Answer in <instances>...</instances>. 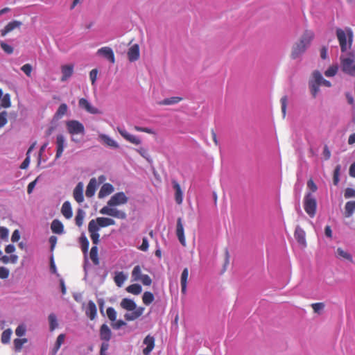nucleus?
Here are the masks:
<instances>
[{"label": "nucleus", "instance_id": "obj_60", "mask_svg": "<svg viewBox=\"0 0 355 355\" xmlns=\"http://www.w3.org/2000/svg\"><path fill=\"white\" fill-rule=\"evenodd\" d=\"M281 103H282V112L283 114V117H285L286 111V103H287V97L286 96H283L281 98Z\"/></svg>", "mask_w": 355, "mask_h": 355}, {"label": "nucleus", "instance_id": "obj_19", "mask_svg": "<svg viewBox=\"0 0 355 355\" xmlns=\"http://www.w3.org/2000/svg\"><path fill=\"white\" fill-rule=\"evenodd\" d=\"M61 81L65 82L72 76L73 72V67L71 64L63 65L61 68Z\"/></svg>", "mask_w": 355, "mask_h": 355}, {"label": "nucleus", "instance_id": "obj_29", "mask_svg": "<svg viewBox=\"0 0 355 355\" xmlns=\"http://www.w3.org/2000/svg\"><path fill=\"white\" fill-rule=\"evenodd\" d=\"M127 279L128 275L125 274L123 272H115L114 280L118 287H121Z\"/></svg>", "mask_w": 355, "mask_h": 355}, {"label": "nucleus", "instance_id": "obj_33", "mask_svg": "<svg viewBox=\"0 0 355 355\" xmlns=\"http://www.w3.org/2000/svg\"><path fill=\"white\" fill-rule=\"evenodd\" d=\"M355 211V201H349L346 202L345 206V216L351 217Z\"/></svg>", "mask_w": 355, "mask_h": 355}, {"label": "nucleus", "instance_id": "obj_28", "mask_svg": "<svg viewBox=\"0 0 355 355\" xmlns=\"http://www.w3.org/2000/svg\"><path fill=\"white\" fill-rule=\"evenodd\" d=\"M188 277L189 270L188 268H185L182 272L180 278L181 291L183 294H185L187 293Z\"/></svg>", "mask_w": 355, "mask_h": 355}, {"label": "nucleus", "instance_id": "obj_4", "mask_svg": "<svg viewBox=\"0 0 355 355\" xmlns=\"http://www.w3.org/2000/svg\"><path fill=\"white\" fill-rule=\"evenodd\" d=\"M336 35L343 53L346 52L347 50L351 49L354 34L350 28L347 27L344 29L337 28Z\"/></svg>", "mask_w": 355, "mask_h": 355}, {"label": "nucleus", "instance_id": "obj_56", "mask_svg": "<svg viewBox=\"0 0 355 355\" xmlns=\"http://www.w3.org/2000/svg\"><path fill=\"white\" fill-rule=\"evenodd\" d=\"M344 196L345 198H355V189L347 188L345 191Z\"/></svg>", "mask_w": 355, "mask_h": 355}, {"label": "nucleus", "instance_id": "obj_37", "mask_svg": "<svg viewBox=\"0 0 355 355\" xmlns=\"http://www.w3.org/2000/svg\"><path fill=\"white\" fill-rule=\"evenodd\" d=\"M48 319L49 322L50 331H53L58 327L57 317L55 313H51L49 314Z\"/></svg>", "mask_w": 355, "mask_h": 355}, {"label": "nucleus", "instance_id": "obj_51", "mask_svg": "<svg viewBox=\"0 0 355 355\" xmlns=\"http://www.w3.org/2000/svg\"><path fill=\"white\" fill-rule=\"evenodd\" d=\"M8 112L3 111L0 112V128H3L8 122Z\"/></svg>", "mask_w": 355, "mask_h": 355}, {"label": "nucleus", "instance_id": "obj_23", "mask_svg": "<svg viewBox=\"0 0 355 355\" xmlns=\"http://www.w3.org/2000/svg\"><path fill=\"white\" fill-rule=\"evenodd\" d=\"M173 189H175V199L177 204L180 205L182 204L183 201V193L182 191L180 185L178 184V182L175 180H173L172 182Z\"/></svg>", "mask_w": 355, "mask_h": 355}, {"label": "nucleus", "instance_id": "obj_62", "mask_svg": "<svg viewBox=\"0 0 355 355\" xmlns=\"http://www.w3.org/2000/svg\"><path fill=\"white\" fill-rule=\"evenodd\" d=\"M312 307L313 311L315 313H319L321 310H322L324 307V305L323 303H315L312 304Z\"/></svg>", "mask_w": 355, "mask_h": 355}, {"label": "nucleus", "instance_id": "obj_52", "mask_svg": "<svg viewBox=\"0 0 355 355\" xmlns=\"http://www.w3.org/2000/svg\"><path fill=\"white\" fill-rule=\"evenodd\" d=\"M21 70L28 76L31 77L33 67L30 64H25L21 67Z\"/></svg>", "mask_w": 355, "mask_h": 355}, {"label": "nucleus", "instance_id": "obj_12", "mask_svg": "<svg viewBox=\"0 0 355 355\" xmlns=\"http://www.w3.org/2000/svg\"><path fill=\"white\" fill-rule=\"evenodd\" d=\"M67 146L66 139L63 135H58L56 137V154L55 159H59Z\"/></svg>", "mask_w": 355, "mask_h": 355}, {"label": "nucleus", "instance_id": "obj_50", "mask_svg": "<svg viewBox=\"0 0 355 355\" xmlns=\"http://www.w3.org/2000/svg\"><path fill=\"white\" fill-rule=\"evenodd\" d=\"M107 315L111 321H116V311L112 307H108L106 311Z\"/></svg>", "mask_w": 355, "mask_h": 355}, {"label": "nucleus", "instance_id": "obj_26", "mask_svg": "<svg viewBox=\"0 0 355 355\" xmlns=\"http://www.w3.org/2000/svg\"><path fill=\"white\" fill-rule=\"evenodd\" d=\"M112 332L106 324L101 325L100 329V337L103 341H109L111 338Z\"/></svg>", "mask_w": 355, "mask_h": 355}, {"label": "nucleus", "instance_id": "obj_46", "mask_svg": "<svg viewBox=\"0 0 355 355\" xmlns=\"http://www.w3.org/2000/svg\"><path fill=\"white\" fill-rule=\"evenodd\" d=\"M338 70V66L337 64H334L329 67L324 72V75L329 78L334 76Z\"/></svg>", "mask_w": 355, "mask_h": 355}, {"label": "nucleus", "instance_id": "obj_17", "mask_svg": "<svg viewBox=\"0 0 355 355\" xmlns=\"http://www.w3.org/2000/svg\"><path fill=\"white\" fill-rule=\"evenodd\" d=\"M79 106L82 109L85 110L90 114H99L100 111L98 108L92 105V104L85 98H80L79 100Z\"/></svg>", "mask_w": 355, "mask_h": 355}, {"label": "nucleus", "instance_id": "obj_3", "mask_svg": "<svg viewBox=\"0 0 355 355\" xmlns=\"http://www.w3.org/2000/svg\"><path fill=\"white\" fill-rule=\"evenodd\" d=\"M314 37L313 31L306 30L302 35L299 42L296 43L292 51L293 58H297L300 57L309 46L311 42Z\"/></svg>", "mask_w": 355, "mask_h": 355}, {"label": "nucleus", "instance_id": "obj_32", "mask_svg": "<svg viewBox=\"0 0 355 355\" xmlns=\"http://www.w3.org/2000/svg\"><path fill=\"white\" fill-rule=\"evenodd\" d=\"M51 228L52 232L55 234H60L64 232V227L62 223L57 219L53 220Z\"/></svg>", "mask_w": 355, "mask_h": 355}, {"label": "nucleus", "instance_id": "obj_64", "mask_svg": "<svg viewBox=\"0 0 355 355\" xmlns=\"http://www.w3.org/2000/svg\"><path fill=\"white\" fill-rule=\"evenodd\" d=\"M19 239H20L19 231L18 230H15L12 234L11 241L15 243V242L18 241L19 240Z\"/></svg>", "mask_w": 355, "mask_h": 355}, {"label": "nucleus", "instance_id": "obj_6", "mask_svg": "<svg viewBox=\"0 0 355 355\" xmlns=\"http://www.w3.org/2000/svg\"><path fill=\"white\" fill-rule=\"evenodd\" d=\"M340 64L342 71L355 77V53L352 51L348 53L347 57L340 56Z\"/></svg>", "mask_w": 355, "mask_h": 355}, {"label": "nucleus", "instance_id": "obj_7", "mask_svg": "<svg viewBox=\"0 0 355 355\" xmlns=\"http://www.w3.org/2000/svg\"><path fill=\"white\" fill-rule=\"evenodd\" d=\"M66 128L69 134L71 136V141L73 142H79L76 136L85 135V127L83 123L77 120H69L66 122Z\"/></svg>", "mask_w": 355, "mask_h": 355}, {"label": "nucleus", "instance_id": "obj_16", "mask_svg": "<svg viewBox=\"0 0 355 355\" xmlns=\"http://www.w3.org/2000/svg\"><path fill=\"white\" fill-rule=\"evenodd\" d=\"M93 220L99 230L101 227H105L116 224L115 220L111 218L98 217L96 219Z\"/></svg>", "mask_w": 355, "mask_h": 355}, {"label": "nucleus", "instance_id": "obj_53", "mask_svg": "<svg viewBox=\"0 0 355 355\" xmlns=\"http://www.w3.org/2000/svg\"><path fill=\"white\" fill-rule=\"evenodd\" d=\"M9 230L5 227H0V238L3 240L8 239Z\"/></svg>", "mask_w": 355, "mask_h": 355}, {"label": "nucleus", "instance_id": "obj_40", "mask_svg": "<svg viewBox=\"0 0 355 355\" xmlns=\"http://www.w3.org/2000/svg\"><path fill=\"white\" fill-rule=\"evenodd\" d=\"M0 260L3 263H6V264L8 263H17V261L18 260V256L16 254H11L10 256L3 255L0 258Z\"/></svg>", "mask_w": 355, "mask_h": 355}, {"label": "nucleus", "instance_id": "obj_31", "mask_svg": "<svg viewBox=\"0 0 355 355\" xmlns=\"http://www.w3.org/2000/svg\"><path fill=\"white\" fill-rule=\"evenodd\" d=\"M61 212L62 215L67 219L72 217V209L69 201H66L62 204Z\"/></svg>", "mask_w": 355, "mask_h": 355}, {"label": "nucleus", "instance_id": "obj_8", "mask_svg": "<svg viewBox=\"0 0 355 355\" xmlns=\"http://www.w3.org/2000/svg\"><path fill=\"white\" fill-rule=\"evenodd\" d=\"M132 282H141L144 286H150L152 279L148 275L144 274L140 266H135L131 272Z\"/></svg>", "mask_w": 355, "mask_h": 355}, {"label": "nucleus", "instance_id": "obj_43", "mask_svg": "<svg viewBox=\"0 0 355 355\" xmlns=\"http://www.w3.org/2000/svg\"><path fill=\"white\" fill-rule=\"evenodd\" d=\"M27 341L28 340L26 338L15 339L13 343L15 352H20L23 347V345L27 343Z\"/></svg>", "mask_w": 355, "mask_h": 355}, {"label": "nucleus", "instance_id": "obj_10", "mask_svg": "<svg viewBox=\"0 0 355 355\" xmlns=\"http://www.w3.org/2000/svg\"><path fill=\"white\" fill-rule=\"evenodd\" d=\"M117 130L127 141L135 145H139L141 143V140L139 137L129 133L124 127H118Z\"/></svg>", "mask_w": 355, "mask_h": 355}, {"label": "nucleus", "instance_id": "obj_14", "mask_svg": "<svg viewBox=\"0 0 355 355\" xmlns=\"http://www.w3.org/2000/svg\"><path fill=\"white\" fill-rule=\"evenodd\" d=\"M176 235L180 243L183 245H186V239L184 236V230L181 218H178L176 225Z\"/></svg>", "mask_w": 355, "mask_h": 355}, {"label": "nucleus", "instance_id": "obj_18", "mask_svg": "<svg viewBox=\"0 0 355 355\" xmlns=\"http://www.w3.org/2000/svg\"><path fill=\"white\" fill-rule=\"evenodd\" d=\"M83 188L84 184L83 182H80L77 184L74 190H73V198L76 200V201L78 203H81L84 200V196H83Z\"/></svg>", "mask_w": 355, "mask_h": 355}, {"label": "nucleus", "instance_id": "obj_35", "mask_svg": "<svg viewBox=\"0 0 355 355\" xmlns=\"http://www.w3.org/2000/svg\"><path fill=\"white\" fill-rule=\"evenodd\" d=\"M126 291L133 295H139L142 291V287L140 284H133L126 288Z\"/></svg>", "mask_w": 355, "mask_h": 355}, {"label": "nucleus", "instance_id": "obj_13", "mask_svg": "<svg viewBox=\"0 0 355 355\" xmlns=\"http://www.w3.org/2000/svg\"><path fill=\"white\" fill-rule=\"evenodd\" d=\"M99 229L94 223V220H91L88 224V231L90 234L91 239L94 244L97 245L99 241Z\"/></svg>", "mask_w": 355, "mask_h": 355}, {"label": "nucleus", "instance_id": "obj_57", "mask_svg": "<svg viewBox=\"0 0 355 355\" xmlns=\"http://www.w3.org/2000/svg\"><path fill=\"white\" fill-rule=\"evenodd\" d=\"M1 47L6 53L8 54H11L13 52V48L5 42L1 43Z\"/></svg>", "mask_w": 355, "mask_h": 355}, {"label": "nucleus", "instance_id": "obj_42", "mask_svg": "<svg viewBox=\"0 0 355 355\" xmlns=\"http://www.w3.org/2000/svg\"><path fill=\"white\" fill-rule=\"evenodd\" d=\"M11 106L10 96L6 94L1 99L0 108H8Z\"/></svg>", "mask_w": 355, "mask_h": 355}, {"label": "nucleus", "instance_id": "obj_63", "mask_svg": "<svg viewBox=\"0 0 355 355\" xmlns=\"http://www.w3.org/2000/svg\"><path fill=\"white\" fill-rule=\"evenodd\" d=\"M126 324V323L122 320H116L113 324H112V327L114 329H120L121 327L125 326Z\"/></svg>", "mask_w": 355, "mask_h": 355}, {"label": "nucleus", "instance_id": "obj_27", "mask_svg": "<svg viewBox=\"0 0 355 355\" xmlns=\"http://www.w3.org/2000/svg\"><path fill=\"white\" fill-rule=\"evenodd\" d=\"M99 139L110 147L117 148L119 146L118 143L115 140H114L112 138H111L110 136L105 134H100Z\"/></svg>", "mask_w": 355, "mask_h": 355}, {"label": "nucleus", "instance_id": "obj_2", "mask_svg": "<svg viewBox=\"0 0 355 355\" xmlns=\"http://www.w3.org/2000/svg\"><path fill=\"white\" fill-rule=\"evenodd\" d=\"M120 305L123 309L128 311H132L131 313H126L124 315V318L127 321H133L139 318L144 313L145 309L141 306L137 307L136 303L129 298H123Z\"/></svg>", "mask_w": 355, "mask_h": 355}, {"label": "nucleus", "instance_id": "obj_61", "mask_svg": "<svg viewBox=\"0 0 355 355\" xmlns=\"http://www.w3.org/2000/svg\"><path fill=\"white\" fill-rule=\"evenodd\" d=\"M30 162H31V155H26V157L25 158L24 162L21 163V164L20 166V168L26 169L30 164Z\"/></svg>", "mask_w": 355, "mask_h": 355}, {"label": "nucleus", "instance_id": "obj_55", "mask_svg": "<svg viewBox=\"0 0 355 355\" xmlns=\"http://www.w3.org/2000/svg\"><path fill=\"white\" fill-rule=\"evenodd\" d=\"M109 341H104L102 343L100 350V355H107V351L109 349Z\"/></svg>", "mask_w": 355, "mask_h": 355}, {"label": "nucleus", "instance_id": "obj_15", "mask_svg": "<svg viewBox=\"0 0 355 355\" xmlns=\"http://www.w3.org/2000/svg\"><path fill=\"white\" fill-rule=\"evenodd\" d=\"M144 345L146 347L143 349L144 355H149L155 347V338L151 335H148L144 339Z\"/></svg>", "mask_w": 355, "mask_h": 355}, {"label": "nucleus", "instance_id": "obj_22", "mask_svg": "<svg viewBox=\"0 0 355 355\" xmlns=\"http://www.w3.org/2000/svg\"><path fill=\"white\" fill-rule=\"evenodd\" d=\"M98 184L96 178H93L89 180V184L87 186L85 195L87 198L92 197L96 192Z\"/></svg>", "mask_w": 355, "mask_h": 355}, {"label": "nucleus", "instance_id": "obj_44", "mask_svg": "<svg viewBox=\"0 0 355 355\" xmlns=\"http://www.w3.org/2000/svg\"><path fill=\"white\" fill-rule=\"evenodd\" d=\"M182 100V98L178 96H173L164 99L160 104L161 105H173L179 103Z\"/></svg>", "mask_w": 355, "mask_h": 355}, {"label": "nucleus", "instance_id": "obj_11", "mask_svg": "<svg viewBox=\"0 0 355 355\" xmlns=\"http://www.w3.org/2000/svg\"><path fill=\"white\" fill-rule=\"evenodd\" d=\"M96 55L102 56L111 63L115 62L114 53L113 50L109 46L101 47L96 51Z\"/></svg>", "mask_w": 355, "mask_h": 355}, {"label": "nucleus", "instance_id": "obj_41", "mask_svg": "<svg viewBox=\"0 0 355 355\" xmlns=\"http://www.w3.org/2000/svg\"><path fill=\"white\" fill-rule=\"evenodd\" d=\"M85 216V211L83 209H79L77 211V214H76V216L75 218L76 225H78V227H80L83 225Z\"/></svg>", "mask_w": 355, "mask_h": 355}, {"label": "nucleus", "instance_id": "obj_1", "mask_svg": "<svg viewBox=\"0 0 355 355\" xmlns=\"http://www.w3.org/2000/svg\"><path fill=\"white\" fill-rule=\"evenodd\" d=\"M128 198L123 192H118L114 194L107 201V205L102 207L99 213L107 215L119 219H125L127 215L125 211L119 210L115 207L125 205L128 202Z\"/></svg>", "mask_w": 355, "mask_h": 355}, {"label": "nucleus", "instance_id": "obj_48", "mask_svg": "<svg viewBox=\"0 0 355 355\" xmlns=\"http://www.w3.org/2000/svg\"><path fill=\"white\" fill-rule=\"evenodd\" d=\"M80 243L81 245V248H82L83 252L85 254H86L87 252L88 248H89V241H88L87 239L85 236H82L80 238Z\"/></svg>", "mask_w": 355, "mask_h": 355}, {"label": "nucleus", "instance_id": "obj_30", "mask_svg": "<svg viewBox=\"0 0 355 355\" xmlns=\"http://www.w3.org/2000/svg\"><path fill=\"white\" fill-rule=\"evenodd\" d=\"M295 238L301 245H304L306 243L305 232L299 226L295 228Z\"/></svg>", "mask_w": 355, "mask_h": 355}, {"label": "nucleus", "instance_id": "obj_24", "mask_svg": "<svg viewBox=\"0 0 355 355\" xmlns=\"http://www.w3.org/2000/svg\"><path fill=\"white\" fill-rule=\"evenodd\" d=\"M114 190V187L111 184L105 183L101 187L98 192V198H103L105 196L111 194Z\"/></svg>", "mask_w": 355, "mask_h": 355}, {"label": "nucleus", "instance_id": "obj_45", "mask_svg": "<svg viewBox=\"0 0 355 355\" xmlns=\"http://www.w3.org/2000/svg\"><path fill=\"white\" fill-rule=\"evenodd\" d=\"M90 259L95 265H98L99 263L98 258V248L96 245L93 246L90 250Z\"/></svg>", "mask_w": 355, "mask_h": 355}, {"label": "nucleus", "instance_id": "obj_25", "mask_svg": "<svg viewBox=\"0 0 355 355\" xmlns=\"http://www.w3.org/2000/svg\"><path fill=\"white\" fill-rule=\"evenodd\" d=\"M336 256L339 259L347 260L350 262L353 261L352 254L347 251L341 248H338L336 251Z\"/></svg>", "mask_w": 355, "mask_h": 355}, {"label": "nucleus", "instance_id": "obj_54", "mask_svg": "<svg viewBox=\"0 0 355 355\" xmlns=\"http://www.w3.org/2000/svg\"><path fill=\"white\" fill-rule=\"evenodd\" d=\"M148 248H149L148 240L146 237H144L142 239V243L138 248L143 252H146L148 250Z\"/></svg>", "mask_w": 355, "mask_h": 355}, {"label": "nucleus", "instance_id": "obj_36", "mask_svg": "<svg viewBox=\"0 0 355 355\" xmlns=\"http://www.w3.org/2000/svg\"><path fill=\"white\" fill-rule=\"evenodd\" d=\"M154 295L151 292L146 291L144 293L142 296V301L145 305H150L154 301Z\"/></svg>", "mask_w": 355, "mask_h": 355}, {"label": "nucleus", "instance_id": "obj_39", "mask_svg": "<svg viewBox=\"0 0 355 355\" xmlns=\"http://www.w3.org/2000/svg\"><path fill=\"white\" fill-rule=\"evenodd\" d=\"M12 334V331L10 328L4 330L2 332L1 336V343L3 344L8 343L10 340V337H11Z\"/></svg>", "mask_w": 355, "mask_h": 355}, {"label": "nucleus", "instance_id": "obj_38", "mask_svg": "<svg viewBox=\"0 0 355 355\" xmlns=\"http://www.w3.org/2000/svg\"><path fill=\"white\" fill-rule=\"evenodd\" d=\"M21 23L18 21H12L8 23L6 27L4 28L3 34L8 33L16 28H19L21 26Z\"/></svg>", "mask_w": 355, "mask_h": 355}, {"label": "nucleus", "instance_id": "obj_5", "mask_svg": "<svg viewBox=\"0 0 355 355\" xmlns=\"http://www.w3.org/2000/svg\"><path fill=\"white\" fill-rule=\"evenodd\" d=\"M320 85L329 87L331 86V84L329 80H325L319 71H314L312 78L309 81L311 92L313 97H315L318 93Z\"/></svg>", "mask_w": 355, "mask_h": 355}, {"label": "nucleus", "instance_id": "obj_49", "mask_svg": "<svg viewBox=\"0 0 355 355\" xmlns=\"http://www.w3.org/2000/svg\"><path fill=\"white\" fill-rule=\"evenodd\" d=\"M26 326L24 324H21L15 329V334L18 337H22L26 334Z\"/></svg>", "mask_w": 355, "mask_h": 355}, {"label": "nucleus", "instance_id": "obj_34", "mask_svg": "<svg viewBox=\"0 0 355 355\" xmlns=\"http://www.w3.org/2000/svg\"><path fill=\"white\" fill-rule=\"evenodd\" d=\"M67 110H68V107H67V104L62 103L59 106L58 109L57 110V111L55 114L54 118L56 119H60L62 118L63 116H64L67 114Z\"/></svg>", "mask_w": 355, "mask_h": 355}, {"label": "nucleus", "instance_id": "obj_47", "mask_svg": "<svg viewBox=\"0 0 355 355\" xmlns=\"http://www.w3.org/2000/svg\"><path fill=\"white\" fill-rule=\"evenodd\" d=\"M65 339V335L63 334H60L58 338H57V340H56V343H55V347H54V349H53V354H56L58 350L60 349V346L62 345V344L63 343L64 340Z\"/></svg>", "mask_w": 355, "mask_h": 355}, {"label": "nucleus", "instance_id": "obj_21", "mask_svg": "<svg viewBox=\"0 0 355 355\" xmlns=\"http://www.w3.org/2000/svg\"><path fill=\"white\" fill-rule=\"evenodd\" d=\"M85 313L90 320L95 319L97 313V309L95 303L93 301H89L86 307Z\"/></svg>", "mask_w": 355, "mask_h": 355}, {"label": "nucleus", "instance_id": "obj_20", "mask_svg": "<svg viewBox=\"0 0 355 355\" xmlns=\"http://www.w3.org/2000/svg\"><path fill=\"white\" fill-rule=\"evenodd\" d=\"M128 57L130 62L137 60L139 58V47L138 44L131 46L128 51Z\"/></svg>", "mask_w": 355, "mask_h": 355}, {"label": "nucleus", "instance_id": "obj_59", "mask_svg": "<svg viewBox=\"0 0 355 355\" xmlns=\"http://www.w3.org/2000/svg\"><path fill=\"white\" fill-rule=\"evenodd\" d=\"M98 70L96 69H92L89 73V78L92 81V84L94 85L97 78Z\"/></svg>", "mask_w": 355, "mask_h": 355}, {"label": "nucleus", "instance_id": "obj_58", "mask_svg": "<svg viewBox=\"0 0 355 355\" xmlns=\"http://www.w3.org/2000/svg\"><path fill=\"white\" fill-rule=\"evenodd\" d=\"M9 270L6 267H0V278L6 279L9 275Z\"/></svg>", "mask_w": 355, "mask_h": 355}, {"label": "nucleus", "instance_id": "obj_9", "mask_svg": "<svg viewBox=\"0 0 355 355\" xmlns=\"http://www.w3.org/2000/svg\"><path fill=\"white\" fill-rule=\"evenodd\" d=\"M317 202L315 197L311 193L306 194L304 199V208L307 214L313 218L316 211Z\"/></svg>", "mask_w": 355, "mask_h": 355}]
</instances>
